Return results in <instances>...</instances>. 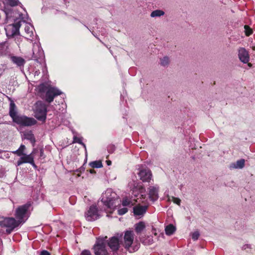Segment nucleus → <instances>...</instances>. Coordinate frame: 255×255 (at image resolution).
Instances as JSON below:
<instances>
[{
	"mask_svg": "<svg viewBox=\"0 0 255 255\" xmlns=\"http://www.w3.org/2000/svg\"><path fill=\"white\" fill-rule=\"evenodd\" d=\"M40 255H50V254L48 251L44 250L41 252Z\"/></svg>",
	"mask_w": 255,
	"mask_h": 255,
	"instance_id": "4c0bfd02",
	"label": "nucleus"
},
{
	"mask_svg": "<svg viewBox=\"0 0 255 255\" xmlns=\"http://www.w3.org/2000/svg\"><path fill=\"white\" fill-rule=\"evenodd\" d=\"M145 228V224L143 222H139L134 225V229L137 234L140 233Z\"/></svg>",
	"mask_w": 255,
	"mask_h": 255,
	"instance_id": "4be33fe9",
	"label": "nucleus"
},
{
	"mask_svg": "<svg viewBox=\"0 0 255 255\" xmlns=\"http://www.w3.org/2000/svg\"><path fill=\"white\" fill-rule=\"evenodd\" d=\"M25 146L24 145L21 144L19 148L15 151H12V153L14 154L17 155L18 156H21L22 155L24 154V153L25 150Z\"/></svg>",
	"mask_w": 255,
	"mask_h": 255,
	"instance_id": "5701e85b",
	"label": "nucleus"
},
{
	"mask_svg": "<svg viewBox=\"0 0 255 255\" xmlns=\"http://www.w3.org/2000/svg\"><path fill=\"white\" fill-rule=\"evenodd\" d=\"M238 52L240 60L244 63H248L250 59L248 52L244 48H240L239 49Z\"/></svg>",
	"mask_w": 255,
	"mask_h": 255,
	"instance_id": "2eb2a0df",
	"label": "nucleus"
},
{
	"mask_svg": "<svg viewBox=\"0 0 255 255\" xmlns=\"http://www.w3.org/2000/svg\"><path fill=\"white\" fill-rule=\"evenodd\" d=\"M151 231H152V233L154 236H156L157 235L156 230L154 228L152 227Z\"/></svg>",
	"mask_w": 255,
	"mask_h": 255,
	"instance_id": "ea45409f",
	"label": "nucleus"
},
{
	"mask_svg": "<svg viewBox=\"0 0 255 255\" xmlns=\"http://www.w3.org/2000/svg\"><path fill=\"white\" fill-rule=\"evenodd\" d=\"M90 173H93L94 172V170H90Z\"/></svg>",
	"mask_w": 255,
	"mask_h": 255,
	"instance_id": "37998d69",
	"label": "nucleus"
},
{
	"mask_svg": "<svg viewBox=\"0 0 255 255\" xmlns=\"http://www.w3.org/2000/svg\"><path fill=\"white\" fill-rule=\"evenodd\" d=\"M90 166L93 168H100L103 166L102 163L100 161H95L90 163Z\"/></svg>",
	"mask_w": 255,
	"mask_h": 255,
	"instance_id": "bb28decb",
	"label": "nucleus"
},
{
	"mask_svg": "<svg viewBox=\"0 0 255 255\" xmlns=\"http://www.w3.org/2000/svg\"><path fill=\"white\" fill-rule=\"evenodd\" d=\"M147 206H136L133 208V213L135 215H143L146 212Z\"/></svg>",
	"mask_w": 255,
	"mask_h": 255,
	"instance_id": "6ab92c4d",
	"label": "nucleus"
},
{
	"mask_svg": "<svg viewBox=\"0 0 255 255\" xmlns=\"http://www.w3.org/2000/svg\"><path fill=\"white\" fill-rule=\"evenodd\" d=\"M3 2L12 6L17 5L19 3L18 0H4Z\"/></svg>",
	"mask_w": 255,
	"mask_h": 255,
	"instance_id": "a878e982",
	"label": "nucleus"
},
{
	"mask_svg": "<svg viewBox=\"0 0 255 255\" xmlns=\"http://www.w3.org/2000/svg\"><path fill=\"white\" fill-rule=\"evenodd\" d=\"M117 196L115 192L112 189H107L103 194L101 201L105 205L110 209H114L116 206V200Z\"/></svg>",
	"mask_w": 255,
	"mask_h": 255,
	"instance_id": "20e7f679",
	"label": "nucleus"
},
{
	"mask_svg": "<svg viewBox=\"0 0 255 255\" xmlns=\"http://www.w3.org/2000/svg\"><path fill=\"white\" fill-rule=\"evenodd\" d=\"M34 28L29 24L26 23L24 27V31L25 33V38L30 39L33 36Z\"/></svg>",
	"mask_w": 255,
	"mask_h": 255,
	"instance_id": "f3484780",
	"label": "nucleus"
},
{
	"mask_svg": "<svg viewBox=\"0 0 255 255\" xmlns=\"http://www.w3.org/2000/svg\"><path fill=\"white\" fill-rule=\"evenodd\" d=\"M115 150V146L114 145H109L108 146V151L109 153H113Z\"/></svg>",
	"mask_w": 255,
	"mask_h": 255,
	"instance_id": "c9c22d12",
	"label": "nucleus"
},
{
	"mask_svg": "<svg viewBox=\"0 0 255 255\" xmlns=\"http://www.w3.org/2000/svg\"><path fill=\"white\" fill-rule=\"evenodd\" d=\"M20 225L18 222L12 217H0V226L1 228H6L7 234H10L15 228Z\"/></svg>",
	"mask_w": 255,
	"mask_h": 255,
	"instance_id": "7ed1b4c3",
	"label": "nucleus"
},
{
	"mask_svg": "<svg viewBox=\"0 0 255 255\" xmlns=\"http://www.w3.org/2000/svg\"><path fill=\"white\" fill-rule=\"evenodd\" d=\"M43 154H44V151H43V150L42 149H41L40 150V156H43Z\"/></svg>",
	"mask_w": 255,
	"mask_h": 255,
	"instance_id": "a19ab883",
	"label": "nucleus"
},
{
	"mask_svg": "<svg viewBox=\"0 0 255 255\" xmlns=\"http://www.w3.org/2000/svg\"><path fill=\"white\" fill-rule=\"evenodd\" d=\"M107 237L99 238L97 239L96 243L94 246V253L96 255H107L106 249Z\"/></svg>",
	"mask_w": 255,
	"mask_h": 255,
	"instance_id": "6e6552de",
	"label": "nucleus"
},
{
	"mask_svg": "<svg viewBox=\"0 0 255 255\" xmlns=\"http://www.w3.org/2000/svg\"><path fill=\"white\" fill-rule=\"evenodd\" d=\"M245 165V160L241 159L238 160L235 167L236 168H242Z\"/></svg>",
	"mask_w": 255,
	"mask_h": 255,
	"instance_id": "c85d7f7f",
	"label": "nucleus"
},
{
	"mask_svg": "<svg viewBox=\"0 0 255 255\" xmlns=\"http://www.w3.org/2000/svg\"><path fill=\"white\" fill-rule=\"evenodd\" d=\"M244 28L245 33L247 36H250L252 34L253 30L248 25H245Z\"/></svg>",
	"mask_w": 255,
	"mask_h": 255,
	"instance_id": "c756f323",
	"label": "nucleus"
},
{
	"mask_svg": "<svg viewBox=\"0 0 255 255\" xmlns=\"http://www.w3.org/2000/svg\"><path fill=\"white\" fill-rule=\"evenodd\" d=\"M253 49L254 50H255V47H253Z\"/></svg>",
	"mask_w": 255,
	"mask_h": 255,
	"instance_id": "a18cd8bd",
	"label": "nucleus"
},
{
	"mask_svg": "<svg viewBox=\"0 0 255 255\" xmlns=\"http://www.w3.org/2000/svg\"><path fill=\"white\" fill-rule=\"evenodd\" d=\"M35 117L39 121L45 122L47 115V107L41 101H37L34 106Z\"/></svg>",
	"mask_w": 255,
	"mask_h": 255,
	"instance_id": "423d86ee",
	"label": "nucleus"
},
{
	"mask_svg": "<svg viewBox=\"0 0 255 255\" xmlns=\"http://www.w3.org/2000/svg\"><path fill=\"white\" fill-rule=\"evenodd\" d=\"M74 141L81 144L85 146V145L82 142V139L80 137H74Z\"/></svg>",
	"mask_w": 255,
	"mask_h": 255,
	"instance_id": "f704fd0d",
	"label": "nucleus"
},
{
	"mask_svg": "<svg viewBox=\"0 0 255 255\" xmlns=\"http://www.w3.org/2000/svg\"><path fill=\"white\" fill-rule=\"evenodd\" d=\"M128 208L126 207L123 208L118 210V214L120 215H123L128 212Z\"/></svg>",
	"mask_w": 255,
	"mask_h": 255,
	"instance_id": "473e14b6",
	"label": "nucleus"
},
{
	"mask_svg": "<svg viewBox=\"0 0 255 255\" xmlns=\"http://www.w3.org/2000/svg\"><path fill=\"white\" fill-rule=\"evenodd\" d=\"M80 255H92L89 251L84 250L82 252Z\"/></svg>",
	"mask_w": 255,
	"mask_h": 255,
	"instance_id": "e433bc0d",
	"label": "nucleus"
},
{
	"mask_svg": "<svg viewBox=\"0 0 255 255\" xmlns=\"http://www.w3.org/2000/svg\"><path fill=\"white\" fill-rule=\"evenodd\" d=\"M164 14V12L160 9H157L153 11L151 14L150 16L152 17H159L162 16Z\"/></svg>",
	"mask_w": 255,
	"mask_h": 255,
	"instance_id": "393cba45",
	"label": "nucleus"
},
{
	"mask_svg": "<svg viewBox=\"0 0 255 255\" xmlns=\"http://www.w3.org/2000/svg\"><path fill=\"white\" fill-rule=\"evenodd\" d=\"M23 138L29 140L34 146L35 142V139L34 134L31 130H27L23 132Z\"/></svg>",
	"mask_w": 255,
	"mask_h": 255,
	"instance_id": "a211bd4d",
	"label": "nucleus"
},
{
	"mask_svg": "<svg viewBox=\"0 0 255 255\" xmlns=\"http://www.w3.org/2000/svg\"><path fill=\"white\" fill-rule=\"evenodd\" d=\"M11 60L18 66H23L25 63V60L21 57L13 56L11 57Z\"/></svg>",
	"mask_w": 255,
	"mask_h": 255,
	"instance_id": "aec40b11",
	"label": "nucleus"
},
{
	"mask_svg": "<svg viewBox=\"0 0 255 255\" xmlns=\"http://www.w3.org/2000/svg\"><path fill=\"white\" fill-rule=\"evenodd\" d=\"M248 65H249L250 67H251L252 64H251V63H248Z\"/></svg>",
	"mask_w": 255,
	"mask_h": 255,
	"instance_id": "c03bdc74",
	"label": "nucleus"
},
{
	"mask_svg": "<svg viewBox=\"0 0 255 255\" xmlns=\"http://www.w3.org/2000/svg\"><path fill=\"white\" fill-rule=\"evenodd\" d=\"M20 26V22L6 25L5 27V30L7 37L9 38L19 35Z\"/></svg>",
	"mask_w": 255,
	"mask_h": 255,
	"instance_id": "1a4fd4ad",
	"label": "nucleus"
},
{
	"mask_svg": "<svg viewBox=\"0 0 255 255\" xmlns=\"http://www.w3.org/2000/svg\"><path fill=\"white\" fill-rule=\"evenodd\" d=\"M85 217L88 221H93L99 218L98 208L96 206H90L89 210L85 213Z\"/></svg>",
	"mask_w": 255,
	"mask_h": 255,
	"instance_id": "f8f14e48",
	"label": "nucleus"
},
{
	"mask_svg": "<svg viewBox=\"0 0 255 255\" xmlns=\"http://www.w3.org/2000/svg\"><path fill=\"white\" fill-rule=\"evenodd\" d=\"M44 56V52L40 47L39 43L35 42L33 45L32 55L30 58V59H33L38 61V59H41Z\"/></svg>",
	"mask_w": 255,
	"mask_h": 255,
	"instance_id": "9b49d317",
	"label": "nucleus"
},
{
	"mask_svg": "<svg viewBox=\"0 0 255 255\" xmlns=\"http://www.w3.org/2000/svg\"><path fill=\"white\" fill-rule=\"evenodd\" d=\"M138 175L140 179L143 182H149L152 176L151 171L148 169H143L140 170Z\"/></svg>",
	"mask_w": 255,
	"mask_h": 255,
	"instance_id": "dca6fc26",
	"label": "nucleus"
},
{
	"mask_svg": "<svg viewBox=\"0 0 255 255\" xmlns=\"http://www.w3.org/2000/svg\"><path fill=\"white\" fill-rule=\"evenodd\" d=\"M200 236V234L198 231H195L192 234V238L194 241L197 240Z\"/></svg>",
	"mask_w": 255,
	"mask_h": 255,
	"instance_id": "2f4dec72",
	"label": "nucleus"
},
{
	"mask_svg": "<svg viewBox=\"0 0 255 255\" xmlns=\"http://www.w3.org/2000/svg\"><path fill=\"white\" fill-rule=\"evenodd\" d=\"M161 65L164 66L167 65L169 63V59L167 57H164L160 60Z\"/></svg>",
	"mask_w": 255,
	"mask_h": 255,
	"instance_id": "7c9ffc66",
	"label": "nucleus"
},
{
	"mask_svg": "<svg viewBox=\"0 0 255 255\" xmlns=\"http://www.w3.org/2000/svg\"><path fill=\"white\" fill-rule=\"evenodd\" d=\"M122 205L124 206H128V207H131L132 205L131 201L128 199L127 198H125L123 199L122 201Z\"/></svg>",
	"mask_w": 255,
	"mask_h": 255,
	"instance_id": "cd10ccee",
	"label": "nucleus"
},
{
	"mask_svg": "<svg viewBox=\"0 0 255 255\" xmlns=\"http://www.w3.org/2000/svg\"><path fill=\"white\" fill-rule=\"evenodd\" d=\"M107 163H108V165H110V164H111V161H107Z\"/></svg>",
	"mask_w": 255,
	"mask_h": 255,
	"instance_id": "79ce46f5",
	"label": "nucleus"
},
{
	"mask_svg": "<svg viewBox=\"0 0 255 255\" xmlns=\"http://www.w3.org/2000/svg\"><path fill=\"white\" fill-rule=\"evenodd\" d=\"M15 40L16 41V43L17 44H20V41H21V38L19 37V38H15Z\"/></svg>",
	"mask_w": 255,
	"mask_h": 255,
	"instance_id": "58836bf2",
	"label": "nucleus"
},
{
	"mask_svg": "<svg viewBox=\"0 0 255 255\" xmlns=\"http://www.w3.org/2000/svg\"><path fill=\"white\" fill-rule=\"evenodd\" d=\"M165 231L166 235H171L175 231V228L173 225L170 224L166 226Z\"/></svg>",
	"mask_w": 255,
	"mask_h": 255,
	"instance_id": "b1692460",
	"label": "nucleus"
},
{
	"mask_svg": "<svg viewBox=\"0 0 255 255\" xmlns=\"http://www.w3.org/2000/svg\"><path fill=\"white\" fill-rule=\"evenodd\" d=\"M39 91L45 92V100L48 103L52 102L56 96L61 94L62 92L56 88L47 87L44 84L41 85L39 87Z\"/></svg>",
	"mask_w": 255,
	"mask_h": 255,
	"instance_id": "39448f33",
	"label": "nucleus"
},
{
	"mask_svg": "<svg viewBox=\"0 0 255 255\" xmlns=\"http://www.w3.org/2000/svg\"><path fill=\"white\" fill-rule=\"evenodd\" d=\"M31 204L30 202H27L24 205L19 206L16 210L14 216L17 219L16 221L18 222L20 225L23 223L27 220L26 214L29 207L31 206Z\"/></svg>",
	"mask_w": 255,
	"mask_h": 255,
	"instance_id": "0eeeda50",
	"label": "nucleus"
},
{
	"mask_svg": "<svg viewBox=\"0 0 255 255\" xmlns=\"http://www.w3.org/2000/svg\"><path fill=\"white\" fill-rule=\"evenodd\" d=\"M36 150H37L36 149H34L30 154H24L20 156V158L16 162V165L18 166L23 163H28L32 165L34 167L36 168V166L34 161L33 154L35 153Z\"/></svg>",
	"mask_w": 255,
	"mask_h": 255,
	"instance_id": "9d476101",
	"label": "nucleus"
},
{
	"mask_svg": "<svg viewBox=\"0 0 255 255\" xmlns=\"http://www.w3.org/2000/svg\"><path fill=\"white\" fill-rule=\"evenodd\" d=\"M140 241L144 245H149L153 243V239L151 236H144L140 237Z\"/></svg>",
	"mask_w": 255,
	"mask_h": 255,
	"instance_id": "412c9836",
	"label": "nucleus"
},
{
	"mask_svg": "<svg viewBox=\"0 0 255 255\" xmlns=\"http://www.w3.org/2000/svg\"><path fill=\"white\" fill-rule=\"evenodd\" d=\"M15 106L13 103L10 104L9 115L13 121L17 124L25 127H29L35 125L36 121L33 118H29L24 116L18 115L15 110Z\"/></svg>",
	"mask_w": 255,
	"mask_h": 255,
	"instance_id": "f257e3e1",
	"label": "nucleus"
},
{
	"mask_svg": "<svg viewBox=\"0 0 255 255\" xmlns=\"http://www.w3.org/2000/svg\"><path fill=\"white\" fill-rule=\"evenodd\" d=\"M148 196L150 200L156 201L158 199L159 188L156 186H150L148 189Z\"/></svg>",
	"mask_w": 255,
	"mask_h": 255,
	"instance_id": "4468645a",
	"label": "nucleus"
},
{
	"mask_svg": "<svg viewBox=\"0 0 255 255\" xmlns=\"http://www.w3.org/2000/svg\"><path fill=\"white\" fill-rule=\"evenodd\" d=\"M171 200L175 204L178 205H180V202H181V200L178 198H176V197H171Z\"/></svg>",
	"mask_w": 255,
	"mask_h": 255,
	"instance_id": "72a5a7b5",
	"label": "nucleus"
},
{
	"mask_svg": "<svg viewBox=\"0 0 255 255\" xmlns=\"http://www.w3.org/2000/svg\"><path fill=\"white\" fill-rule=\"evenodd\" d=\"M108 245L113 251H117L120 248L119 238L117 236L112 237L108 242Z\"/></svg>",
	"mask_w": 255,
	"mask_h": 255,
	"instance_id": "ddd939ff",
	"label": "nucleus"
},
{
	"mask_svg": "<svg viewBox=\"0 0 255 255\" xmlns=\"http://www.w3.org/2000/svg\"><path fill=\"white\" fill-rule=\"evenodd\" d=\"M134 234L132 231L127 230L124 232L123 241L122 245L123 247L129 252H134L139 249V244H137L135 246H132Z\"/></svg>",
	"mask_w": 255,
	"mask_h": 255,
	"instance_id": "f03ea898",
	"label": "nucleus"
}]
</instances>
